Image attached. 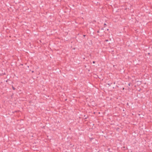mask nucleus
Masks as SVG:
<instances>
[{
  "mask_svg": "<svg viewBox=\"0 0 152 152\" xmlns=\"http://www.w3.org/2000/svg\"><path fill=\"white\" fill-rule=\"evenodd\" d=\"M128 85H129V86H130V83H129Z\"/></svg>",
  "mask_w": 152,
  "mask_h": 152,
  "instance_id": "423d86ee",
  "label": "nucleus"
},
{
  "mask_svg": "<svg viewBox=\"0 0 152 152\" xmlns=\"http://www.w3.org/2000/svg\"><path fill=\"white\" fill-rule=\"evenodd\" d=\"M107 151H108L109 152H112V151H111L110 150V148H108V149H107Z\"/></svg>",
  "mask_w": 152,
  "mask_h": 152,
  "instance_id": "f03ea898",
  "label": "nucleus"
},
{
  "mask_svg": "<svg viewBox=\"0 0 152 152\" xmlns=\"http://www.w3.org/2000/svg\"><path fill=\"white\" fill-rule=\"evenodd\" d=\"M34 72V71H32V73H33Z\"/></svg>",
  "mask_w": 152,
  "mask_h": 152,
  "instance_id": "9b49d317",
  "label": "nucleus"
},
{
  "mask_svg": "<svg viewBox=\"0 0 152 152\" xmlns=\"http://www.w3.org/2000/svg\"><path fill=\"white\" fill-rule=\"evenodd\" d=\"M85 36H86L85 35H83V36H84V37Z\"/></svg>",
  "mask_w": 152,
  "mask_h": 152,
  "instance_id": "f8f14e48",
  "label": "nucleus"
},
{
  "mask_svg": "<svg viewBox=\"0 0 152 152\" xmlns=\"http://www.w3.org/2000/svg\"><path fill=\"white\" fill-rule=\"evenodd\" d=\"M151 48H152V47H151Z\"/></svg>",
  "mask_w": 152,
  "mask_h": 152,
  "instance_id": "4468645a",
  "label": "nucleus"
},
{
  "mask_svg": "<svg viewBox=\"0 0 152 152\" xmlns=\"http://www.w3.org/2000/svg\"><path fill=\"white\" fill-rule=\"evenodd\" d=\"M108 41L109 40L108 39H106L105 40V41L106 42Z\"/></svg>",
  "mask_w": 152,
  "mask_h": 152,
  "instance_id": "7ed1b4c3",
  "label": "nucleus"
},
{
  "mask_svg": "<svg viewBox=\"0 0 152 152\" xmlns=\"http://www.w3.org/2000/svg\"><path fill=\"white\" fill-rule=\"evenodd\" d=\"M104 26H106V24H105V23H104Z\"/></svg>",
  "mask_w": 152,
  "mask_h": 152,
  "instance_id": "0eeeda50",
  "label": "nucleus"
},
{
  "mask_svg": "<svg viewBox=\"0 0 152 152\" xmlns=\"http://www.w3.org/2000/svg\"><path fill=\"white\" fill-rule=\"evenodd\" d=\"M108 85H109V86H110V85L109 83L108 84Z\"/></svg>",
  "mask_w": 152,
  "mask_h": 152,
  "instance_id": "1a4fd4ad",
  "label": "nucleus"
},
{
  "mask_svg": "<svg viewBox=\"0 0 152 152\" xmlns=\"http://www.w3.org/2000/svg\"><path fill=\"white\" fill-rule=\"evenodd\" d=\"M108 30H109V29H107V31H108Z\"/></svg>",
  "mask_w": 152,
  "mask_h": 152,
  "instance_id": "ddd939ff",
  "label": "nucleus"
},
{
  "mask_svg": "<svg viewBox=\"0 0 152 152\" xmlns=\"http://www.w3.org/2000/svg\"><path fill=\"white\" fill-rule=\"evenodd\" d=\"M97 32V33H99V30Z\"/></svg>",
  "mask_w": 152,
  "mask_h": 152,
  "instance_id": "6e6552de",
  "label": "nucleus"
},
{
  "mask_svg": "<svg viewBox=\"0 0 152 152\" xmlns=\"http://www.w3.org/2000/svg\"><path fill=\"white\" fill-rule=\"evenodd\" d=\"M12 89L13 90H15V88L13 86H12Z\"/></svg>",
  "mask_w": 152,
  "mask_h": 152,
  "instance_id": "f257e3e1",
  "label": "nucleus"
},
{
  "mask_svg": "<svg viewBox=\"0 0 152 152\" xmlns=\"http://www.w3.org/2000/svg\"><path fill=\"white\" fill-rule=\"evenodd\" d=\"M93 64H94V63H95V61H93Z\"/></svg>",
  "mask_w": 152,
  "mask_h": 152,
  "instance_id": "20e7f679",
  "label": "nucleus"
},
{
  "mask_svg": "<svg viewBox=\"0 0 152 152\" xmlns=\"http://www.w3.org/2000/svg\"><path fill=\"white\" fill-rule=\"evenodd\" d=\"M94 138H90V140H92Z\"/></svg>",
  "mask_w": 152,
  "mask_h": 152,
  "instance_id": "39448f33",
  "label": "nucleus"
},
{
  "mask_svg": "<svg viewBox=\"0 0 152 152\" xmlns=\"http://www.w3.org/2000/svg\"><path fill=\"white\" fill-rule=\"evenodd\" d=\"M9 80V79H7V80H6V82H7V81H8V80Z\"/></svg>",
  "mask_w": 152,
  "mask_h": 152,
  "instance_id": "9d476101",
  "label": "nucleus"
}]
</instances>
